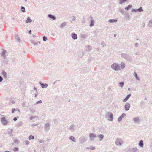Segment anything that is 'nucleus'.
<instances>
[{"mask_svg":"<svg viewBox=\"0 0 152 152\" xmlns=\"http://www.w3.org/2000/svg\"><path fill=\"white\" fill-rule=\"evenodd\" d=\"M122 58H124L126 60L130 61L132 60L131 57L128 54L125 53H122L120 54Z\"/></svg>","mask_w":152,"mask_h":152,"instance_id":"obj_1","label":"nucleus"},{"mask_svg":"<svg viewBox=\"0 0 152 152\" xmlns=\"http://www.w3.org/2000/svg\"><path fill=\"white\" fill-rule=\"evenodd\" d=\"M111 67L113 70L116 71L120 70V67L118 63H114L111 64Z\"/></svg>","mask_w":152,"mask_h":152,"instance_id":"obj_2","label":"nucleus"},{"mask_svg":"<svg viewBox=\"0 0 152 152\" xmlns=\"http://www.w3.org/2000/svg\"><path fill=\"white\" fill-rule=\"evenodd\" d=\"M51 124L49 122L46 123L44 126V129L45 132H47L50 130Z\"/></svg>","mask_w":152,"mask_h":152,"instance_id":"obj_3","label":"nucleus"},{"mask_svg":"<svg viewBox=\"0 0 152 152\" xmlns=\"http://www.w3.org/2000/svg\"><path fill=\"white\" fill-rule=\"evenodd\" d=\"M1 121L4 125H7L8 124L9 121L6 119L5 117L3 116L1 118Z\"/></svg>","mask_w":152,"mask_h":152,"instance_id":"obj_4","label":"nucleus"},{"mask_svg":"<svg viewBox=\"0 0 152 152\" xmlns=\"http://www.w3.org/2000/svg\"><path fill=\"white\" fill-rule=\"evenodd\" d=\"M106 116L108 118H110L108 119L109 121H112L113 119V115L112 113L110 112H107L106 113Z\"/></svg>","mask_w":152,"mask_h":152,"instance_id":"obj_5","label":"nucleus"},{"mask_svg":"<svg viewBox=\"0 0 152 152\" xmlns=\"http://www.w3.org/2000/svg\"><path fill=\"white\" fill-rule=\"evenodd\" d=\"M123 143V142L121 139L120 138H117L116 139L115 142V144L117 145H121Z\"/></svg>","mask_w":152,"mask_h":152,"instance_id":"obj_6","label":"nucleus"},{"mask_svg":"<svg viewBox=\"0 0 152 152\" xmlns=\"http://www.w3.org/2000/svg\"><path fill=\"white\" fill-rule=\"evenodd\" d=\"M89 137L91 141H94V138H96L97 136L94 133H90L89 134Z\"/></svg>","mask_w":152,"mask_h":152,"instance_id":"obj_7","label":"nucleus"},{"mask_svg":"<svg viewBox=\"0 0 152 152\" xmlns=\"http://www.w3.org/2000/svg\"><path fill=\"white\" fill-rule=\"evenodd\" d=\"M79 140L81 143H83L86 141L87 139L84 136H82L80 138Z\"/></svg>","mask_w":152,"mask_h":152,"instance_id":"obj_8","label":"nucleus"},{"mask_svg":"<svg viewBox=\"0 0 152 152\" xmlns=\"http://www.w3.org/2000/svg\"><path fill=\"white\" fill-rule=\"evenodd\" d=\"M130 107V104L129 103H126L124 106V108L126 111H128Z\"/></svg>","mask_w":152,"mask_h":152,"instance_id":"obj_9","label":"nucleus"},{"mask_svg":"<svg viewBox=\"0 0 152 152\" xmlns=\"http://www.w3.org/2000/svg\"><path fill=\"white\" fill-rule=\"evenodd\" d=\"M126 115L125 113H123L122 115L118 118V121L119 122H120L122 120V119L126 116Z\"/></svg>","mask_w":152,"mask_h":152,"instance_id":"obj_10","label":"nucleus"},{"mask_svg":"<svg viewBox=\"0 0 152 152\" xmlns=\"http://www.w3.org/2000/svg\"><path fill=\"white\" fill-rule=\"evenodd\" d=\"M71 37L74 40H76L77 38V36L76 33H73L71 34Z\"/></svg>","mask_w":152,"mask_h":152,"instance_id":"obj_11","label":"nucleus"},{"mask_svg":"<svg viewBox=\"0 0 152 152\" xmlns=\"http://www.w3.org/2000/svg\"><path fill=\"white\" fill-rule=\"evenodd\" d=\"M119 12L121 13L123 15H126L127 13L125 12V11L123 9H121V8H119Z\"/></svg>","mask_w":152,"mask_h":152,"instance_id":"obj_12","label":"nucleus"},{"mask_svg":"<svg viewBox=\"0 0 152 152\" xmlns=\"http://www.w3.org/2000/svg\"><path fill=\"white\" fill-rule=\"evenodd\" d=\"M133 121L134 123H138L140 122L139 117H135L133 118Z\"/></svg>","mask_w":152,"mask_h":152,"instance_id":"obj_13","label":"nucleus"},{"mask_svg":"<svg viewBox=\"0 0 152 152\" xmlns=\"http://www.w3.org/2000/svg\"><path fill=\"white\" fill-rule=\"evenodd\" d=\"M39 83L41 85V86L42 88H46L48 86V84L46 83H42L41 82H40Z\"/></svg>","mask_w":152,"mask_h":152,"instance_id":"obj_14","label":"nucleus"},{"mask_svg":"<svg viewBox=\"0 0 152 152\" xmlns=\"http://www.w3.org/2000/svg\"><path fill=\"white\" fill-rule=\"evenodd\" d=\"M131 96V94H129L124 99V100H123V102H126L128 100V99Z\"/></svg>","mask_w":152,"mask_h":152,"instance_id":"obj_15","label":"nucleus"},{"mask_svg":"<svg viewBox=\"0 0 152 152\" xmlns=\"http://www.w3.org/2000/svg\"><path fill=\"white\" fill-rule=\"evenodd\" d=\"M48 17L50 18L53 20H55L56 19V17L55 16L50 14L48 15Z\"/></svg>","mask_w":152,"mask_h":152,"instance_id":"obj_16","label":"nucleus"},{"mask_svg":"<svg viewBox=\"0 0 152 152\" xmlns=\"http://www.w3.org/2000/svg\"><path fill=\"white\" fill-rule=\"evenodd\" d=\"M75 126L74 124H71L70 126L69 129L70 130H72V131L73 132L75 130Z\"/></svg>","mask_w":152,"mask_h":152,"instance_id":"obj_17","label":"nucleus"},{"mask_svg":"<svg viewBox=\"0 0 152 152\" xmlns=\"http://www.w3.org/2000/svg\"><path fill=\"white\" fill-rule=\"evenodd\" d=\"M86 51H90L92 49V47L89 45H87L86 47Z\"/></svg>","mask_w":152,"mask_h":152,"instance_id":"obj_18","label":"nucleus"},{"mask_svg":"<svg viewBox=\"0 0 152 152\" xmlns=\"http://www.w3.org/2000/svg\"><path fill=\"white\" fill-rule=\"evenodd\" d=\"M97 137L99 139V140L101 141L103 139L104 137V136L102 134H100L99 135H97Z\"/></svg>","mask_w":152,"mask_h":152,"instance_id":"obj_19","label":"nucleus"},{"mask_svg":"<svg viewBox=\"0 0 152 152\" xmlns=\"http://www.w3.org/2000/svg\"><path fill=\"white\" fill-rule=\"evenodd\" d=\"M2 74L3 75L4 77V78H7V73L4 70H3L2 72Z\"/></svg>","mask_w":152,"mask_h":152,"instance_id":"obj_20","label":"nucleus"},{"mask_svg":"<svg viewBox=\"0 0 152 152\" xmlns=\"http://www.w3.org/2000/svg\"><path fill=\"white\" fill-rule=\"evenodd\" d=\"M138 145L140 147H143L144 145L143 141L142 140H140L138 143Z\"/></svg>","mask_w":152,"mask_h":152,"instance_id":"obj_21","label":"nucleus"},{"mask_svg":"<svg viewBox=\"0 0 152 152\" xmlns=\"http://www.w3.org/2000/svg\"><path fill=\"white\" fill-rule=\"evenodd\" d=\"M31 42L35 45H38V44H39L40 43V42L39 41L36 42L34 41H32Z\"/></svg>","mask_w":152,"mask_h":152,"instance_id":"obj_22","label":"nucleus"},{"mask_svg":"<svg viewBox=\"0 0 152 152\" xmlns=\"http://www.w3.org/2000/svg\"><path fill=\"white\" fill-rule=\"evenodd\" d=\"M130 152H138V150L136 148H133Z\"/></svg>","mask_w":152,"mask_h":152,"instance_id":"obj_23","label":"nucleus"},{"mask_svg":"<svg viewBox=\"0 0 152 152\" xmlns=\"http://www.w3.org/2000/svg\"><path fill=\"white\" fill-rule=\"evenodd\" d=\"M23 124V123L22 121H20L16 125V126L19 127L22 126Z\"/></svg>","mask_w":152,"mask_h":152,"instance_id":"obj_24","label":"nucleus"},{"mask_svg":"<svg viewBox=\"0 0 152 152\" xmlns=\"http://www.w3.org/2000/svg\"><path fill=\"white\" fill-rule=\"evenodd\" d=\"M69 139L71 140L72 141L74 142H76V139L74 138V137L73 136H71L70 137H69Z\"/></svg>","mask_w":152,"mask_h":152,"instance_id":"obj_25","label":"nucleus"},{"mask_svg":"<svg viewBox=\"0 0 152 152\" xmlns=\"http://www.w3.org/2000/svg\"><path fill=\"white\" fill-rule=\"evenodd\" d=\"M13 129H11L10 131L8 132V134L9 136H12L13 135V134H12V132H13Z\"/></svg>","mask_w":152,"mask_h":152,"instance_id":"obj_26","label":"nucleus"},{"mask_svg":"<svg viewBox=\"0 0 152 152\" xmlns=\"http://www.w3.org/2000/svg\"><path fill=\"white\" fill-rule=\"evenodd\" d=\"M32 22V20L30 19L29 17L27 18V20L25 21L26 23H29Z\"/></svg>","mask_w":152,"mask_h":152,"instance_id":"obj_27","label":"nucleus"},{"mask_svg":"<svg viewBox=\"0 0 152 152\" xmlns=\"http://www.w3.org/2000/svg\"><path fill=\"white\" fill-rule=\"evenodd\" d=\"M15 38L19 42H20V40L19 38L18 35V34H15Z\"/></svg>","mask_w":152,"mask_h":152,"instance_id":"obj_28","label":"nucleus"},{"mask_svg":"<svg viewBox=\"0 0 152 152\" xmlns=\"http://www.w3.org/2000/svg\"><path fill=\"white\" fill-rule=\"evenodd\" d=\"M121 68V69H123L125 68L126 65L124 63L122 62L120 64Z\"/></svg>","mask_w":152,"mask_h":152,"instance_id":"obj_29","label":"nucleus"},{"mask_svg":"<svg viewBox=\"0 0 152 152\" xmlns=\"http://www.w3.org/2000/svg\"><path fill=\"white\" fill-rule=\"evenodd\" d=\"M134 75L135 76L136 80H139L140 79L139 77H138V75L135 71L134 72Z\"/></svg>","mask_w":152,"mask_h":152,"instance_id":"obj_30","label":"nucleus"},{"mask_svg":"<svg viewBox=\"0 0 152 152\" xmlns=\"http://www.w3.org/2000/svg\"><path fill=\"white\" fill-rule=\"evenodd\" d=\"M117 21V20L116 19H110L108 20V22L110 23H114L116 22Z\"/></svg>","mask_w":152,"mask_h":152,"instance_id":"obj_31","label":"nucleus"},{"mask_svg":"<svg viewBox=\"0 0 152 152\" xmlns=\"http://www.w3.org/2000/svg\"><path fill=\"white\" fill-rule=\"evenodd\" d=\"M132 7V6L131 5H129L127 7L125 8V9L127 11L129 9H131Z\"/></svg>","mask_w":152,"mask_h":152,"instance_id":"obj_32","label":"nucleus"},{"mask_svg":"<svg viewBox=\"0 0 152 152\" xmlns=\"http://www.w3.org/2000/svg\"><path fill=\"white\" fill-rule=\"evenodd\" d=\"M148 26L149 27H152V20H151L148 24Z\"/></svg>","mask_w":152,"mask_h":152,"instance_id":"obj_33","label":"nucleus"},{"mask_svg":"<svg viewBox=\"0 0 152 152\" xmlns=\"http://www.w3.org/2000/svg\"><path fill=\"white\" fill-rule=\"evenodd\" d=\"M66 25V22H64L62 23L60 25V27L61 28H63Z\"/></svg>","mask_w":152,"mask_h":152,"instance_id":"obj_34","label":"nucleus"},{"mask_svg":"<svg viewBox=\"0 0 152 152\" xmlns=\"http://www.w3.org/2000/svg\"><path fill=\"white\" fill-rule=\"evenodd\" d=\"M95 22L94 20H92L91 22V23L90 24L89 26L90 27H92L94 25V24Z\"/></svg>","mask_w":152,"mask_h":152,"instance_id":"obj_35","label":"nucleus"},{"mask_svg":"<svg viewBox=\"0 0 152 152\" xmlns=\"http://www.w3.org/2000/svg\"><path fill=\"white\" fill-rule=\"evenodd\" d=\"M3 51L2 52L1 54V56L5 58L6 57V55L5 53V51L4 50H3Z\"/></svg>","mask_w":152,"mask_h":152,"instance_id":"obj_36","label":"nucleus"},{"mask_svg":"<svg viewBox=\"0 0 152 152\" xmlns=\"http://www.w3.org/2000/svg\"><path fill=\"white\" fill-rule=\"evenodd\" d=\"M124 83L123 82H120L119 83V86L121 87H122L124 86Z\"/></svg>","mask_w":152,"mask_h":152,"instance_id":"obj_37","label":"nucleus"},{"mask_svg":"<svg viewBox=\"0 0 152 152\" xmlns=\"http://www.w3.org/2000/svg\"><path fill=\"white\" fill-rule=\"evenodd\" d=\"M80 36L82 39H85L87 37L86 35L83 34H81Z\"/></svg>","mask_w":152,"mask_h":152,"instance_id":"obj_38","label":"nucleus"},{"mask_svg":"<svg viewBox=\"0 0 152 152\" xmlns=\"http://www.w3.org/2000/svg\"><path fill=\"white\" fill-rule=\"evenodd\" d=\"M137 10L139 12H141L143 11L142 8L141 7H140L139 8L137 9Z\"/></svg>","mask_w":152,"mask_h":152,"instance_id":"obj_39","label":"nucleus"},{"mask_svg":"<svg viewBox=\"0 0 152 152\" xmlns=\"http://www.w3.org/2000/svg\"><path fill=\"white\" fill-rule=\"evenodd\" d=\"M126 0H119V3L120 4H122L125 2L126 1Z\"/></svg>","mask_w":152,"mask_h":152,"instance_id":"obj_40","label":"nucleus"},{"mask_svg":"<svg viewBox=\"0 0 152 152\" xmlns=\"http://www.w3.org/2000/svg\"><path fill=\"white\" fill-rule=\"evenodd\" d=\"M43 40L44 41H46L47 40V37L45 36H44L43 37Z\"/></svg>","mask_w":152,"mask_h":152,"instance_id":"obj_41","label":"nucleus"},{"mask_svg":"<svg viewBox=\"0 0 152 152\" xmlns=\"http://www.w3.org/2000/svg\"><path fill=\"white\" fill-rule=\"evenodd\" d=\"M101 45L103 47H105L106 45L105 43H104V42H101Z\"/></svg>","mask_w":152,"mask_h":152,"instance_id":"obj_42","label":"nucleus"},{"mask_svg":"<svg viewBox=\"0 0 152 152\" xmlns=\"http://www.w3.org/2000/svg\"><path fill=\"white\" fill-rule=\"evenodd\" d=\"M21 11L22 12H25V8L24 7L22 6L21 7Z\"/></svg>","mask_w":152,"mask_h":152,"instance_id":"obj_43","label":"nucleus"},{"mask_svg":"<svg viewBox=\"0 0 152 152\" xmlns=\"http://www.w3.org/2000/svg\"><path fill=\"white\" fill-rule=\"evenodd\" d=\"M34 138V137L32 135H30L29 137V139L30 140L31 139H33Z\"/></svg>","mask_w":152,"mask_h":152,"instance_id":"obj_44","label":"nucleus"},{"mask_svg":"<svg viewBox=\"0 0 152 152\" xmlns=\"http://www.w3.org/2000/svg\"><path fill=\"white\" fill-rule=\"evenodd\" d=\"M14 141L15 142H16L17 143V144H18V143H19V142H18V140L16 139H14Z\"/></svg>","mask_w":152,"mask_h":152,"instance_id":"obj_45","label":"nucleus"},{"mask_svg":"<svg viewBox=\"0 0 152 152\" xmlns=\"http://www.w3.org/2000/svg\"><path fill=\"white\" fill-rule=\"evenodd\" d=\"M42 103V101H41V100H40L37 101L36 102V103L35 104H39V103Z\"/></svg>","mask_w":152,"mask_h":152,"instance_id":"obj_46","label":"nucleus"},{"mask_svg":"<svg viewBox=\"0 0 152 152\" xmlns=\"http://www.w3.org/2000/svg\"><path fill=\"white\" fill-rule=\"evenodd\" d=\"M25 143L26 145H28L29 143V142L28 140H26L25 142Z\"/></svg>","mask_w":152,"mask_h":152,"instance_id":"obj_47","label":"nucleus"},{"mask_svg":"<svg viewBox=\"0 0 152 152\" xmlns=\"http://www.w3.org/2000/svg\"><path fill=\"white\" fill-rule=\"evenodd\" d=\"M39 124H38L37 123V124H32V126H38V125Z\"/></svg>","mask_w":152,"mask_h":152,"instance_id":"obj_48","label":"nucleus"},{"mask_svg":"<svg viewBox=\"0 0 152 152\" xmlns=\"http://www.w3.org/2000/svg\"><path fill=\"white\" fill-rule=\"evenodd\" d=\"M18 148L17 147H15V148H14V151H18Z\"/></svg>","mask_w":152,"mask_h":152,"instance_id":"obj_49","label":"nucleus"},{"mask_svg":"<svg viewBox=\"0 0 152 152\" xmlns=\"http://www.w3.org/2000/svg\"><path fill=\"white\" fill-rule=\"evenodd\" d=\"M36 117V116H31L30 118V119L31 120L35 118Z\"/></svg>","mask_w":152,"mask_h":152,"instance_id":"obj_50","label":"nucleus"},{"mask_svg":"<svg viewBox=\"0 0 152 152\" xmlns=\"http://www.w3.org/2000/svg\"><path fill=\"white\" fill-rule=\"evenodd\" d=\"M39 141L40 143H42L44 142V141L43 139H41L39 140Z\"/></svg>","mask_w":152,"mask_h":152,"instance_id":"obj_51","label":"nucleus"},{"mask_svg":"<svg viewBox=\"0 0 152 152\" xmlns=\"http://www.w3.org/2000/svg\"><path fill=\"white\" fill-rule=\"evenodd\" d=\"M95 147L93 146H90V149L92 150H94L95 149Z\"/></svg>","mask_w":152,"mask_h":152,"instance_id":"obj_52","label":"nucleus"},{"mask_svg":"<svg viewBox=\"0 0 152 152\" xmlns=\"http://www.w3.org/2000/svg\"><path fill=\"white\" fill-rule=\"evenodd\" d=\"M137 11V10H135L134 9H132V12H136Z\"/></svg>","mask_w":152,"mask_h":152,"instance_id":"obj_53","label":"nucleus"},{"mask_svg":"<svg viewBox=\"0 0 152 152\" xmlns=\"http://www.w3.org/2000/svg\"><path fill=\"white\" fill-rule=\"evenodd\" d=\"M76 17L75 16H73L72 17V19L73 21H74L76 19Z\"/></svg>","mask_w":152,"mask_h":152,"instance_id":"obj_54","label":"nucleus"},{"mask_svg":"<svg viewBox=\"0 0 152 152\" xmlns=\"http://www.w3.org/2000/svg\"><path fill=\"white\" fill-rule=\"evenodd\" d=\"M10 103H11L12 104H13L15 103V102L14 100H12L10 101Z\"/></svg>","mask_w":152,"mask_h":152,"instance_id":"obj_55","label":"nucleus"},{"mask_svg":"<svg viewBox=\"0 0 152 152\" xmlns=\"http://www.w3.org/2000/svg\"><path fill=\"white\" fill-rule=\"evenodd\" d=\"M3 79L2 77L0 75V82H2L3 81Z\"/></svg>","mask_w":152,"mask_h":152,"instance_id":"obj_56","label":"nucleus"},{"mask_svg":"<svg viewBox=\"0 0 152 152\" xmlns=\"http://www.w3.org/2000/svg\"><path fill=\"white\" fill-rule=\"evenodd\" d=\"M126 16H125L126 17H127V18H129L130 17L129 15V14L127 13L126 14Z\"/></svg>","mask_w":152,"mask_h":152,"instance_id":"obj_57","label":"nucleus"},{"mask_svg":"<svg viewBox=\"0 0 152 152\" xmlns=\"http://www.w3.org/2000/svg\"><path fill=\"white\" fill-rule=\"evenodd\" d=\"M16 110L15 109V108H13L12 110V113H14V112L16 111Z\"/></svg>","mask_w":152,"mask_h":152,"instance_id":"obj_58","label":"nucleus"},{"mask_svg":"<svg viewBox=\"0 0 152 152\" xmlns=\"http://www.w3.org/2000/svg\"><path fill=\"white\" fill-rule=\"evenodd\" d=\"M92 58H89V59H88V61L89 62H91V61L92 60Z\"/></svg>","mask_w":152,"mask_h":152,"instance_id":"obj_59","label":"nucleus"},{"mask_svg":"<svg viewBox=\"0 0 152 152\" xmlns=\"http://www.w3.org/2000/svg\"><path fill=\"white\" fill-rule=\"evenodd\" d=\"M139 45V44L138 43H136L135 44V47H137Z\"/></svg>","mask_w":152,"mask_h":152,"instance_id":"obj_60","label":"nucleus"},{"mask_svg":"<svg viewBox=\"0 0 152 152\" xmlns=\"http://www.w3.org/2000/svg\"><path fill=\"white\" fill-rule=\"evenodd\" d=\"M17 118L16 117H15L13 118V120L15 121H16L17 120Z\"/></svg>","mask_w":152,"mask_h":152,"instance_id":"obj_61","label":"nucleus"},{"mask_svg":"<svg viewBox=\"0 0 152 152\" xmlns=\"http://www.w3.org/2000/svg\"><path fill=\"white\" fill-rule=\"evenodd\" d=\"M136 55H139L140 54V53L139 52L137 51L136 53Z\"/></svg>","mask_w":152,"mask_h":152,"instance_id":"obj_62","label":"nucleus"},{"mask_svg":"<svg viewBox=\"0 0 152 152\" xmlns=\"http://www.w3.org/2000/svg\"><path fill=\"white\" fill-rule=\"evenodd\" d=\"M30 110L33 113H34L35 112L34 110H31V108H30Z\"/></svg>","mask_w":152,"mask_h":152,"instance_id":"obj_63","label":"nucleus"},{"mask_svg":"<svg viewBox=\"0 0 152 152\" xmlns=\"http://www.w3.org/2000/svg\"><path fill=\"white\" fill-rule=\"evenodd\" d=\"M34 89L36 91H37V89L35 87H34Z\"/></svg>","mask_w":152,"mask_h":152,"instance_id":"obj_64","label":"nucleus"}]
</instances>
